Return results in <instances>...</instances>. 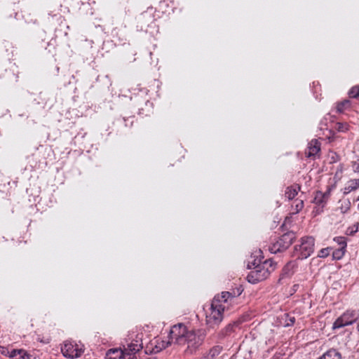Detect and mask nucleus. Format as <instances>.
<instances>
[{
    "label": "nucleus",
    "instance_id": "obj_22",
    "mask_svg": "<svg viewBox=\"0 0 359 359\" xmlns=\"http://www.w3.org/2000/svg\"><path fill=\"white\" fill-rule=\"evenodd\" d=\"M329 254H330V248H323L321 250H320V252L318 253V257H322V258L327 257L329 255Z\"/></svg>",
    "mask_w": 359,
    "mask_h": 359
},
{
    "label": "nucleus",
    "instance_id": "obj_17",
    "mask_svg": "<svg viewBox=\"0 0 359 359\" xmlns=\"http://www.w3.org/2000/svg\"><path fill=\"white\" fill-rule=\"evenodd\" d=\"M299 188H287L285 196L288 199H292L297 194Z\"/></svg>",
    "mask_w": 359,
    "mask_h": 359
},
{
    "label": "nucleus",
    "instance_id": "obj_16",
    "mask_svg": "<svg viewBox=\"0 0 359 359\" xmlns=\"http://www.w3.org/2000/svg\"><path fill=\"white\" fill-rule=\"evenodd\" d=\"M346 248L336 250L332 253V257L334 259L339 260L344 256Z\"/></svg>",
    "mask_w": 359,
    "mask_h": 359
},
{
    "label": "nucleus",
    "instance_id": "obj_21",
    "mask_svg": "<svg viewBox=\"0 0 359 359\" xmlns=\"http://www.w3.org/2000/svg\"><path fill=\"white\" fill-rule=\"evenodd\" d=\"M337 130L340 132H346L348 130V125L347 123H338Z\"/></svg>",
    "mask_w": 359,
    "mask_h": 359
},
{
    "label": "nucleus",
    "instance_id": "obj_2",
    "mask_svg": "<svg viewBox=\"0 0 359 359\" xmlns=\"http://www.w3.org/2000/svg\"><path fill=\"white\" fill-rule=\"evenodd\" d=\"M231 297V295L228 292H223L214 297L210 308L205 312L207 325L214 327L222 321L224 311Z\"/></svg>",
    "mask_w": 359,
    "mask_h": 359
},
{
    "label": "nucleus",
    "instance_id": "obj_4",
    "mask_svg": "<svg viewBox=\"0 0 359 359\" xmlns=\"http://www.w3.org/2000/svg\"><path fill=\"white\" fill-rule=\"evenodd\" d=\"M314 238L311 236H305L300 239L299 244L294 248V253L297 258L307 259L314 250Z\"/></svg>",
    "mask_w": 359,
    "mask_h": 359
},
{
    "label": "nucleus",
    "instance_id": "obj_14",
    "mask_svg": "<svg viewBox=\"0 0 359 359\" xmlns=\"http://www.w3.org/2000/svg\"><path fill=\"white\" fill-rule=\"evenodd\" d=\"M320 359H341V354L334 349L327 351Z\"/></svg>",
    "mask_w": 359,
    "mask_h": 359
},
{
    "label": "nucleus",
    "instance_id": "obj_5",
    "mask_svg": "<svg viewBox=\"0 0 359 359\" xmlns=\"http://www.w3.org/2000/svg\"><path fill=\"white\" fill-rule=\"evenodd\" d=\"M84 346L80 343L72 340H66L61 346L62 355L69 359H76L84 353Z\"/></svg>",
    "mask_w": 359,
    "mask_h": 359
},
{
    "label": "nucleus",
    "instance_id": "obj_18",
    "mask_svg": "<svg viewBox=\"0 0 359 359\" xmlns=\"http://www.w3.org/2000/svg\"><path fill=\"white\" fill-rule=\"evenodd\" d=\"M351 207V203L348 200L342 201L340 202V210L342 213H346L348 211Z\"/></svg>",
    "mask_w": 359,
    "mask_h": 359
},
{
    "label": "nucleus",
    "instance_id": "obj_26",
    "mask_svg": "<svg viewBox=\"0 0 359 359\" xmlns=\"http://www.w3.org/2000/svg\"><path fill=\"white\" fill-rule=\"evenodd\" d=\"M357 200H358V201H359V196L358 197V199H357Z\"/></svg>",
    "mask_w": 359,
    "mask_h": 359
},
{
    "label": "nucleus",
    "instance_id": "obj_12",
    "mask_svg": "<svg viewBox=\"0 0 359 359\" xmlns=\"http://www.w3.org/2000/svg\"><path fill=\"white\" fill-rule=\"evenodd\" d=\"M358 188H359V179L351 180L346 183L343 192L344 194H347Z\"/></svg>",
    "mask_w": 359,
    "mask_h": 359
},
{
    "label": "nucleus",
    "instance_id": "obj_23",
    "mask_svg": "<svg viewBox=\"0 0 359 359\" xmlns=\"http://www.w3.org/2000/svg\"><path fill=\"white\" fill-rule=\"evenodd\" d=\"M348 104V100H346L341 103H340L338 107H337V109L339 111H341L342 108L346 105Z\"/></svg>",
    "mask_w": 359,
    "mask_h": 359
},
{
    "label": "nucleus",
    "instance_id": "obj_20",
    "mask_svg": "<svg viewBox=\"0 0 359 359\" xmlns=\"http://www.w3.org/2000/svg\"><path fill=\"white\" fill-rule=\"evenodd\" d=\"M334 241L341 245V248H346V241L344 237H337L334 238Z\"/></svg>",
    "mask_w": 359,
    "mask_h": 359
},
{
    "label": "nucleus",
    "instance_id": "obj_24",
    "mask_svg": "<svg viewBox=\"0 0 359 359\" xmlns=\"http://www.w3.org/2000/svg\"><path fill=\"white\" fill-rule=\"evenodd\" d=\"M130 355L129 359H135V356H131L130 354H128Z\"/></svg>",
    "mask_w": 359,
    "mask_h": 359
},
{
    "label": "nucleus",
    "instance_id": "obj_1",
    "mask_svg": "<svg viewBox=\"0 0 359 359\" xmlns=\"http://www.w3.org/2000/svg\"><path fill=\"white\" fill-rule=\"evenodd\" d=\"M170 335L175 343L186 346L187 351L191 353L202 344L205 334L202 330L188 331L185 326L179 324L170 329Z\"/></svg>",
    "mask_w": 359,
    "mask_h": 359
},
{
    "label": "nucleus",
    "instance_id": "obj_10",
    "mask_svg": "<svg viewBox=\"0 0 359 359\" xmlns=\"http://www.w3.org/2000/svg\"><path fill=\"white\" fill-rule=\"evenodd\" d=\"M130 355L121 348H112L106 353V359H129Z\"/></svg>",
    "mask_w": 359,
    "mask_h": 359
},
{
    "label": "nucleus",
    "instance_id": "obj_19",
    "mask_svg": "<svg viewBox=\"0 0 359 359\" xmlns=\"http://www.w3.org/2000/svg\"><path fill=\"white\" fill-rule=\"evenodd\" d=\"M348 95L353 98L359 97V86L351 88L348 92Z\"/></svg>",
    "mask_w": 359,
    "mask_h": 359
},
{
    "label": "nucleus",
    "instance_id": "obj_13",
    "mask_svg": "<svg viewBox=\"0 0 359 359\" xmlns=\"http://www.w3.org/2000/svg\"><path fill=\"white\" fill-rule=\"evenodd\" d=\"M24 351L22 349H13L11 351L7 347L0 346V353L4 355H8L11 358L15 357L17 354L21 355Z\"/></svg>",
    "mask_w": 359,
    "mask_h": 359
},
{
    "label": "nucleus",
    "instance_id": "obj_15",
    "mask_svg": "<svg viewBox=\"0 0 359 359\" xmlns=\"http://www.w3.org/2000/svg\"><path fill=\"white\" fill-rule=\"evenodd\" d=\"M304 207V202L301 199H297L294 201L292 208L293 209V213L297 214Z\"/></svg>",
    "mask_w": 359,
    "mask_h": 359
},
{
    "label": "nucleus",
    "instance_id": "obj_27",
    "mask_svg": "<svg viewBox=\"0 0 359 359\" xmlns=\"http://www.w3.org/2000/svg\"><path fill=\"white\" fill-rule=\"evenodd\" d=\"M358 208L359 209V204L358 205Z\"/></svg>",
    "mask_w": 359,
    "mask_h": 359
},
{
    "label": "nucleus",
    "instance_id": "obj_3",
    "mask_svg": "<svg viewBox=\"0 0 359 359\" xmlns=\"http://www.w3.org/2000/svg\"><path fill=\"white\" fill-rule=\"evenodd\" d=\"M276 269V264L271 260L265 261L252 269L247 276L249 283L255 284L265 280Z\"/></svg>",
    "mask_w": 359,
    "mask_h": 359
},
{
    "label": "nucleus",
    "instance_id": "obj_8",
    "mask_svg": "<svg viewBox=\"0 0 359 359\" xmlns=\"http://www.w3.org/2000/svg\"><path fill=\"white\" fill-rule=\"evenodd\" d=\"M142 347V339L140 337L137 336L128 344L127 348H125L123 351L130 354L131 356H135V354L139 352Z\"/></svg>",
    "mask_w": 359,
    "mask_h": 359
},
{
    "label": "nucleus",
    "instance_id": "obj_25",
    "mask_svg": "<svg viewBox=\"0 0 359 359\" xmlns=\"http://www.w3.org/2000/svg\"><path fill=\"white\" fill-rule=\"evenodd\" d=\"M357 330L359 332V324L357 325Z\"/></svg>",
    "mask_w": 359,
    "mask_h": 359
},
{
    "label": "nucleus",
    "instance_id": "obj_9",
    "mask_svg": "<svg viewBox=\"0 0 359 359\" xmlns=\"http://www.w3.org/2000/svg\"><path fill=\"white\" fill-rule=\"evenodd\" d=\"M173 341H175V338L170 335V332L168 336L158 339L156 341L154 350L156 352H159L166 348Z\"/></svg>",
    "mask_w": 359,
    "mask_h": 359
},
{
    "label": "nucleus",
    "instance_id": "obj_11",
    "mask_svg": "<svg viewBox=\"0 0 359 359\" xmlns=\"http://www.w3.org/2000/svg\"><path fill=\"white\" fill-rule=\"evenodd\" d=\"M308 149V157L316 156L320 151V145L316 140H313L310 142Z\"/></svg>",
    "mask_w": 359,
    "mask_h": 359
},
{
    "label": "nucleus",
    "instance_id": "obj_7",
    "mask_svg": "<svg viewBox=\"0 0 359 359\" xmlns=\"http://www.w3.org/2000/svg\"><path fill=\"white\" fill-rule=\"evenodd\" d=\"M295 239V235L293 232H288L283 234L279 239L276 241L271 247V251L273 253L287 249Z\"/></svg>",
    "mask_w": 359,
    "mask_h": 359
},
{
    "label": "nucleus",
    "instance_id": "obj_6",
    "mask_svg": "<svg viewBox=\"0 0 359 359\" xmlns=\"http://www.w3.org/2000/svg\"><path fill=\"white\" fill-rule=\"evenodd\" d=\"M359 318V311L347 310L343 313L333 323L332 329H339L352 325Z\"/></svg>",
    "mask_w": 359,
    "mask_h": 359
}]
</instances>
